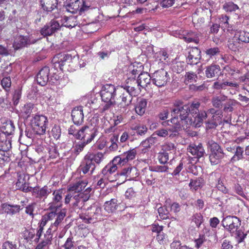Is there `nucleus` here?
Returning <instances> with one entry per match:
<instances>
[{
    "label": "nucleus",
    "instance_id": "51",
    "mask_svg": "<svg viewBox=\"0 0 249 249\" xmlns=\"http://www.w3.org/2000/svg\"><path fill=\"white\" fill-rule=\"evenodd\" d=\"M220 53V49L217 47L211 48L205 51L206 54L209 56L210 58H212L213 56H217L219 55Z\"/></svg>",
    "mask_w": 249,
    "mask_h": 249
},
{
    "label": "nucleus",
    "instance_id": "40",
    "mask_svg": "<svg viewBox=\"0 0 249 249\" xmlns=\"http://www.w3.org/2000/svg\"><path fill=\"white\" fill-rule=\"evenodd\" d=\"M137 173V169L131 166L125 167L120 171L119 174L121 176H124L129 177V179L134 178L133 173Z\"/></svg>",
    "mask_w": 249,
    "mask_h": 249
},
{
    "label": "nucleus",
    "instance_id": "18",
    "mask_svg": "<svg viewBox=\"0 0 249 249\" xmlns=\"http://www.w3.org/2000/svg\"><path fill=\"white\" fill-rule=\"evenodd\" d=\"M187 152L190 153L195 158L200 159L205 154V150L202 144L199 143L197 145L195 144H190L187 148Z\"/></svg>",
    "mask_w": 249,
    "mask_h": 249
},
{
    "label": "nucleus",
    "instance_id": "8",
    "mask_svg": "<svg viewBox=\"0 0 249 249\" xmlns=\"http://www.w3.org/2000/svg\"><path fill=\"white\" fill-rule=\"evenodd\" d=\"M211 153L209 156L210 161L212 165H216L220 163L224 158L225 153L221 147L214 142L210 143Z\"/></svg>",
    "mask_w": 249,
    "mask_h": 249
},
{
    "label": "nucleus",
    "instance_id": "48",
    "mask_svg": "<svg viewBox=\"0 0 249 249\" xmlns=\"http://www.w3.org/2000/svg\"><path fill=\"white\" fill-rule=\"evenodd\" d=\"M191 220L197 228H199L204 222L203 216L200 213H194L192 216Z\"/></svg>",
    "mask_w": 249,
    "mask_h": 249
},
{
    "label": "nucleus",
    "instance_id": "5",
    "mask_svg": "<svg viewBox=\"0 0 249 249\" xmlns=\"http://www.w3.org/2000/svg\"><path fill=\"white\" fill-rule=\"evenodd\" d=\"M64 6L67 11L72 14L78 13L80 15L92 9L89 2L83 0H66Z\"/></svg>",
    "mask_w": 249,
    "mask_h": 249
},
{
    "label": "nucleus",
    "instance_id": "60",
    "mask_svg": "<svg viewBox=\"0 0 249 249\" xmlns=\"http://www.w3.org/2000/svg\"><path fill=\"white\" fill-rule=\"evenodd\" d=\"M217 189L224 194H229V189L225 186L223 181L219 178L216 184Z\"/></svg>",
    "mask_w": 249,
    "mask_h": 249
},
{
    "label": "nucleus",
    "instance_id": "22",
    "mask_svg": "<svg viewBox=\"0 0 249 249\" xmlns=\"http://www.w3.org/2000/svg\"><path fill=\"white\" fill-rule=\"evenodd\" d=\"M51 192V190L47 186L42 188L36 186L33 189V196L39 199L46 198Z\"/></svg>",
    "mask_w": 249,
    "mask_h": 249
},
{
    "label": "nucleus",
    "instance_id": "26",
    "mask_svg": "<svg viewBox=\"0 0 249 249\" xmlns=\"http://www.w3.org/2000/svg\"><path fill=\"white\" fill-rule=\"evenodd\" d=\"M59 56L57 57L58 60L57 62H55V67L58 65V67L60 70H62V67L69 65L72 61L71 56L68 54H59Z\"/></svg>",
    "mask_w": 249,
    "mask_h": 249
},
{
    "label": "nucleus",
    "instance_id": "14",
    "mask_svg": "<svg viewBox=\"0 0 249 249\" xmlns=\"http://www.w3.org/2000/svg\"><path fill=\"white\" fill-rule=\"evenodd\" d=\"M40 3L41 6V8L43 11L47 12H53L54 17L57 18L58 17V14L57 13V0H40Z\"/></svg>",
    "mask_w": 249,
    "mask_h": 249
},
{
    "label": "nucleus",
    "instance_id": "64",
    "mask_svg": "<svg viewBox=\"0 0 249 249\" xmlns=\"http://www.w3.org/2000/svg\"><path fill=\"white\" fill-rule=\"evenodd\" d=\"M118 140V136H113L111 138V144L109 146V149L111 151H116L118 149V144L117 142Z\"/></svg>",
    "mask_w": 249,
    "mask_h": 249
},
{
    "label": "nucleus",
    "instance_id": "10",
    "mask_svg": "<svg viewBox=\"0 0 249 249\" xmlns=\"http://www.w3.org/2000/svg\"><path fill=\"white\" fill-rule=\"evenodd\" d=\"M119 91L121 92V95L120 96L122 101V106H129L132 99L133 96H136L139 95V89H135L134 87H127V89H124L123 86L119 89Z\"/></svg>",
    "mask_w": 249,
    "mask_h": 249
},
{
    "label": "nucleus",
    "instance_id": "53",
    "mask_svg": "<svg viewBox=\"0 0 249 249\" xmlns=\"http://www.w3.org/2000/svg\"><path fill=\"white\" fill-rule=\"evenodd\" d=\"M11 148V141L6 139L0 142V151H8Z\"/></svg>",
    "mask_w": 249,
    "mask_h": 249
},
{
    "label": "nucleus",
    "instance_id": "52",
    "mask_svg": "<svg viewBox=\"0 0 249 249\" xmlns=\"http://www.w3.org/2000/svg\"><path fill=\"white\" fill-rule=\"evenodd\" d=\"M229 17L226 15H222L219 18V24L225 31L226 27L228 26Z\"/></svg>",
    "mask_w": 249,
    "mask_h": 249
},
{
    "label": "nucleus",
    "instance_id": "35",
    "mask_svg": "<svg viewBox=\"0 0 249 249\" xmlns=\"http://www.w3.org/2000/svg\"><path fill=\"white\" fill-rule=\"evenodd\" d=\"M86 156L92 163L99 164L104 159V154L102 152H98L95 154L89 153Z\"/></svg>",
    "mask_w": 249,
    "mask_h": 249
},
{
    "label": "nucleus",
    "instance_id": "54",
    "mask_svg": "<svg viewBox=\"0 0 249 249\" xmlns=\"http://www.w3.org/2000/svg\"><path fill=\"white\" fill-rule=\"evenodd\" d=\"M53 215H54V214L50 212L48 214L43 216L41 220L39 227L43 228L49 220L53 219Z\"/></svg>",
    "mask_w": 249,
    "mask_h": 249
},
{
    "label": "nucleus",
    "instance_id": "32",
    "mask_svg": "<svg viewBox=\"0 0 249 249\" xmlns=\"http://www.w3.org/2000/svg\"><path fill=\"white\" fill-rule=\"evenodd\" d=\"M234 37L237 38L241 43H249V31L245 30H237L234 35Z\"/></svg>",
    "mask_w": 249,
    "mask_h": 249
},
{
    "label": "nucleus",
    "instance_id": "6",
    "mask_svg": "<svg viewBox=\"0 0 249 249\" xmlns=\"http://www.w3.org/2000/svg\"><path fill=\"white\" fill-rule=\"evenodd\" d=\"M117 90L119 89H116L112 84H106L103 87L101 90V96L102 101L107 103L103 107L104 110L108 109L115 104V97Z\"/></svg>",
    "mask_w": 249,
    "mask_h": 249
},
{
    "label": "nucleus",
    "instance_id": "43",
    "mask_svg": "<svg viewBox=\"0 0 249 249\" xmlns=\"http://www.w3.org/2000/svg\"><path fill=\"white\" fill-rule=\"evenodd\" d=\"M34 106L32 103H28L25 105L21 109V112L24 117H29L33 111Z\"/></svg>",
    "mask_w": 249,
    "mask_h": 249
},
{
    "label": "nucleus",
    "instance_id": "2",
    "mask_svg": "<svg viewBox=\"0 0 249 249\" xmlns=\"http://www.w3.org/2000/svg\"><path fill=\"white\" fill-rule=\"evenodd\" d=\"M137 155L135 148L131 149L123 154L115 157L102 170V174L108 177L117 170L118 166H122L129 161L134 160Z\"/></svg>",
    "mask_w": 249,
    "mask_h": 249
},
{
    "label": "nucleus",
    "instance_id": "42",
    "mask_svg": "<svg viewBox=\"0 0 249 249\" xmlns=\"http://www.w3.org/2000/svg\"><path fill=\"white\" fill-rule=\"evenodd\" d=\"M124 89H127V87H129V88L131 87H134L135 89H139V94H140L141 91V88L140 86H139V82L138 80H136L135 79H128L126 82V84L123 86Z\"/></svg>",
    "mask_w": 249,
    "mask_h": 249
},
{
    "label": "nucleus",
    "instance_id": "61",
    "mask_svg": "<svg viewBox=\"0 0 249 249\" xmlns=\"http://www.w3.org/2000/svg\"><path fill=\"white\" fill-rule=\"evenodd\" d=\"M73 238L72 236L68 237L63 247L65 249H73L75 246V242L73 241Z\"/></svg>",
    "mask_w": 249,
    "mask_h": 249
},
{
    "label": "nucleus",
    "instance_id": "36",
    "mask_svg": "<svg viewBox=\"0 0 249 249\" xmlns=\"http://www.w3.org/2000/svg\"><path fill=\"white\" fill-rule=\"evenodd\" d=\"M15 127L11 121L7 122L1 128V131L5 135H10L13 134Z\"/></svg>",
    "mask_w": 249,
    "mask_h": 249
},
{
    "label": "nucleus",
    "instance_id": "20",
    "mask_svg": "<svg viewBox=\"0 0 249 249\" xmlns=\"http://www.w3.org/2000/svg\"><path fill=\"white\" fill-rule=\"evenodd\" d=\"M72 120L76 125L81 124L84 121V113L82 106L74 107L71 111Z\"/></svg>",
    "mask_w": 249,
    "mask_h": 249
},
{
    "label": "nucleus",
    "instance_id": "24",
    "mask_svg": "<svg viewBox=\"0 0 249 249\" xmlns=\"http://www.w3.org/2000/svg\"><path fill=\"white\" fill-rule=\"evenodd\" d=\"M167 72L162 68L157 71V87H160L166 84L168 79Z\"/></svg>",
    "mask_w": 249,
    "mask_h": 249
},
{
    "label": "nucleus",
    "instance_id": "58",
    "mask_svg": "<svg viewBox=\"0 0 249 249\" xmlns=\"http://www.w3.org/2000/svg\"><path fill=\"white\" fill-rule=\"evenodd\" d=\"M185 68V64L184 62H177L173 66V70L178 73L183 71Z\"/></svg>",
    "mask_w": 249,
    "mask_h": 249
},
{
    "label": "nucleus",
    "instance_id": "3",
    "mask_svg": "<svg viewBox=\"0 0 249 249\" xmlns=\"http://www.w3.org/2000/svg\"><path fill=\"white\" fill-rule=\"evenodd\" d=\"M91 190V188L89 187L85 190L83 193L74 194L72 192H70L65 196L64 202L66 204H68L71 200H72V205L73 208L82 209L89 200Z\"/></svg>",
    "mask_w": 249,
    "mask_h": 249
},
{
    "label": "nucleus",
    "instance_id": "34",
    "mask_svg": "<svg viewBox=\"0 0 249 249\" xmlns=\"http://www.w3.org/2000/svg\"><path fill=\"white\" fill-rule=\"evenodd\" d=\"M227 99V96L224 95L214 96L212 97L211 103L213 107L217 108H221L223 105V102Z\"/></svg>",
    "mask_w": 249,
    "mask_h": 249
},
{
    "label": "nucleus",
    "instance_id": "21",
    "mask_svg": "<svg viewBox=\"0 0 249 249\" xmlns=\"http://www.w3.org/2000/svg\"><path fill=\"white\" fill-rule=\"evenodd\" d=\"M51 210L52 211L50 213H52L54 214L53 219L54 218L55 219V221L53 223H52V225L58 229L66 215V211L65 209L59 211L58 209H53V210Z\"/></svg>",
    "mask_w": 249,
    "mask_h": 249
},
{
    "label": "nucleus",
    "instance_id": "38",
    "mask_svg": "<svg viewBox=\"0 0 249 249\" xmlns=\"http://www.w3.org/2000/svg\"><path fill=\"white\" fill-rule=\"evenodd\" d=\"M243 153V148L240 146H237L234 155L231 159V162L234 163L240 160H243L244 158Z\"/></svg>",
    "mask_w": 249,
    "mask_h": 249
},
{
    "label": "nucleus",
    "instance_id": "1",
    "mask_svg": "<svg viewBox=\"0 0 249 249\" xmlns=\"http://www.w3.org/2000/svg\"><path fill=\"white\" fill-rule=\"evenodd\" d=\"M190 107L189 105H185L179 107L178 106L173 109V112L175 114L178 115L180 119V124L183 126L189 128L191 126L195 127H200L203 124L204 120L207 117V113L206 112H201L194 117V119L190 118Z\"/></svg>",
    "mask_w": 249,
    "mask_h": 249
},
{
    "label": "nucleus",
    "instance_id": "7",
    "mask_svg": "<svg viewBox=\"0 0 249 249\" xmlns=\"http://www.w3.org/2000/svg\"><path fill=\"white\" fill-rule=\"evenodd\" d=\"M31 124L36 134L43 135L45 133L48 125L47 117L43 115H35L31 120Z\"/></svg>",
    "mask_w": 249,
    "mask_h": 249
},
{
    "label": "nucleus",
    "instance_id": "56",
    "mask_svg": "<svg viewBox=\"0 0 249 249\" xmlns=\"http://www.w3.org/2000/svg\"><path fill=\"white\" fill-rule=\"evenodd\" d=\"M159 216L162 219H166L169 217V213L166 208L160 207L158 208Z\"/></svg>",
    "mask_w": 249,
    "mask_h": 249
},
{
    "label": "nucleus",
    "instance_id": "12",
    "mask_svg": "<svg viewBox=\"0 0 249 249\" xmlns=\"http://www.w3.org/2000/svg\"><path fill=\"white\" fill-rule=\"evenodd\" d=\"M39 39L34 38L32 36H19L16 38L13 43V47L15 50H18L34 44Z\"/></svg>",
    "mask_w": 249,
    "mask_h": 249
},
{
    "label": "nucleus",
    "instance_id": "16",
    "mask_svg": "<svg viewBox=\"0 0 249 249\" xmlns=\"http://www.w3.org/2000/svg\"><path fill=\"white\" fill-rule=\"evenodd\" d=\"M50 74V69L48 67L45 66L42 68L37 73L36 76V80L38 84L44 86L49 81Z\"/></svg>",
    "mask_w": 249,
    "mask_h": 249
},
{
    "label": "nucleus",
    "instance_id": "59",
    "mask_svg": "<svg viewBox=\"0 0 249 249\" xmlns=\"http://www.w3.org/2000/svg\"><path fill=\"white\" fill-rule=\"evenodd\" d=\"M170 122L172 124L175 125V127L178 128H183L184 129H187V127L183 126L181 124L180 119L179 117L177 115V116H175L170 120Z\"/></svg>",
    "mask_w": 249,
    "mask_h": 249
},
{
    "label": "nucleus",
    "instance_id": "15",
    "mask_svg": "<svg viewBox=\"0 0 249 249\" xmlns=\"http://www.w3.org/2000/svg\"><path fill=\"white\" fill-rule=\"evenodd\" d=\"M201 51L196 47L192 48L189 52V54L186 58L187 64L194 65L199 62L201 58Z\"/></svg>",
    "mask_w": 249,
    "mask_h": 249
},
{
    "label": "nucleus",
    "instance_id": "25",
    "mask_svg": "<svg viewBox=\"0 0 249 249\" xmlns=\"http://www.w3.org/2000/svg\"><path fill=\"white\" fill-rule=\"evenodd\" d=\"M95 168L94 163H92L85 156L84 160L79 166V169L82 171L83 174H86L91 169L90 172L92 174Z\"/></svg>",
    "mask_w": 249,
    "mask_h": 249
},
{
    "label": "nucleus",
    "instance_id": "9",
    "mask_svg": "<svg viewBox=\"0 0 249 249\" xmlns=\"http://www.w3.org/2000/svg\"><path fill=\"white\" fill-rule=\"evenodd\" d=\"M96 131L97 129L92 125H85L79 130V134L77 135V139L81 140V142L88 144L94 138Z\"/></svg>",
    "mask_w": 249,
    "mask_h": 249
},
{
    "label": "nucleus",
    "instance_id": "49",
    "mask_svg": "<svg viewBox=\"0 0 249 249\" xmlns=\"http://www.w3.org/2000/svg\"><path fill=\"white\" fill-rule=\"evenodd\" d=\"M64 20H65L63 23L64 26L68 28H72L77 24L75 18L73 17H65Z\"/></svg>",
    "mask_w": 249,
    "mask_h": 249
},
{
    "label": "nucleus",
    "instance_id": "45",
    "mask_svg": "<svg viewBox=\"0 0 249 249\" xmlns=\"http://www.w3.org/2000/svg\"><path fill=\"white\" fill-rule=\"evenodd\" d=\"M200 103L198 102H193L190 105V113L193 116L194 118L196 116H198L197 115L201 112H205L203 110L199 111V107H200Z\"/></svg>",
    "mask_w": 249,
    "mask_h": 249
},
{
    "label": "nucleus",
    "instance_id": "19",
    "mask_svg": "<svg viewBox=\"0 0 249 249\" xmlns=\"http://www.w3.org/2000/svg\"><path fill=\"white\" fill-rule=\"evenodd\" d=\"M88 184L86 180H79L75 183L69 186L68 191L72 192L74 194L83 193L84 189Z\"/></svg>",
    "mask_w": 249,
    "mask_h": 249
},
{
    "label": "nucleus",
    "instance_id": "55",
    "mask_svg": "<svg viewBox=\"0 0 249 249\" xmlns=\"http://www.w3.org/2000/svg\"><path fill=\"white\" fill-rule=\"evenodd\" d=\"M239 8L237 5L232 2H226L223 5V9L227 12H233Z\"/></svg>",
    "mask_w": 249,
    "mask_h": 249
},
{
    "label": "nucleus",
    "instance_id": "33",
    "mask_svg": "<svg viewBox=\"0 0 249 249\" xmlns=\"http://www.w3.org/2000/svg\"><path fill=\"white\" fill-rule=\"evenodd\" d=\"M222 113H217L214 115H212L211 120H208L207 122V127L209 128H213L216 127L218 123L221 122Z\"/></svg>",
    "mask_w": 249,
    "mask_h": 249
},
{
    "label": "nucleus",
    "instance_id": "50",
    "mask_svg": "<svg viewBox=\"0 0 249 249\" xmlns=\"http://www.w3.org/2000/svg\"><path fill=\"white\" fill-rule=\"evenodd\" d=\"M35 234V231L33 230H28L25 229L22 232L23 238L27 242L31 241L34 238Z\"/></svg>",
    "mask_w": 249,
    "mask_h": 249
},
{
    "label": "nucleus",
    "instance_id": "4",
    "mask_svg": "<svg viewBox=\"0 0 249 249\" xmlns=\"http://www.w3.org/2000/svg\"><path fill=\"white\" fill-rule=\"evenodd\" d=\"M80 209L82 212L79 214V217L86 223H93L102 218V209L97 205L93 204L87 209L84 206Z\"/></svg>",
    "mask_w": 249,
    "mask_h": 249
},
{
    "label": "nucleus",
    "instance_id": "44",
    "mask_svg": "<svg viewBox=\"0 0 249 249\" xmlns=\"http://www.w3.org/2000/svg\"><path fill=\"white\" fill-rule=\"evenodd\" d=\"M241 42L234 37L228 41V46L229 49L232 51L236 52L238 50Z\"/></svg>",
    "mask_w": 249,
    "mask_h": 249
},
{
    "label": "nucleus",
    "instance_id": "37",
    "mask_svg": "<svg viewBox=\"0 0 249 249\" xmlns=\"http://www.w3.org/2000/svg\"><path fill=\"white\" fill-rule=\"evenodd\" d=\"M203 234H201L203 236L207 241L212 242L214 240L215 238V233L214 231L211 229L209 227H205L202 230Z\"/></svg>",
    "mask_w": 249,
    "mask_h": 249
},
{
    "label": "nucleus",
    "instance_id": "39",
    "mask_svg": "<svg viewBox=\"0 0 249 249\" xmlns=\"http://www.w3.org/2000/svg\"><path fill=\"white\" fill-rule=\"evenodd\" d=\"M154 134L150 138L147 139L141 143V145L146 149H150L151 150H154L156 146V137H154Z\"/></svg>",
    "mask_w": 249,
    "mask_h": 249
},
{
    "label": "nucleus",
    "instance_id": "46",
    "mask_svg": "<svg viewBox=\"0 0 249 249\" xmlns=\"http://www.w3.org/2000/svg\"><path fill=\"white\" fill-rule=\"evenodd\" d=\"M87 144L79 141L76 142L72 147V153L75 156L78 155L83 150Z\"/></svg>",
    "mask_w": 249,
    "mask_h": 249
},
{
    "label": "nucleus",
    "instance_id": "23",
    "mask_svg": "<svg viewBox=\"0 0 249 249\" xmlns=\"http://www.w3.org/2000/svg\"><path fill=\"white\" fill-rule=\"evenodd\" d=\"M138 81L141 88L149 89L148 87L150 86L151 77L150 75L146 72L141 73L138 77Z\"/></svg>",
    "mask_w": 249,
    "mask_h": 249
},
{
    "label": "nucleus",
    "instance_id": "62",
    "mask_svg": "<svg viewBox=\"0 0 249 249\" xmlns=\"http://www.w3.org/2000/svg\"><path fill=\"white\" fill-rule=\"evenodd\" d=\"M10 160L8 151H0V164H4L5 162H9Z\"/></svg>",
    "mask_w": 249,
    "mask_h": 249
},
{
    "label": "nucleus",
    "instance_id": "11",
    "mask_svg": "<svg viewBox=\"0 0 249 249\" xmlns=\"http://www.w3.org/2000/svg\"><path fill=\"white\" fill-rule=\"evenodd\" d=\"M222 225L228 231L233 233L241 226V220L237 216L228 215L223 219Z\"/></svg>",
    "mask_w": 249,
    "mask_h": 249
},
{
    "label": "nucleus",
    "instance_id": "31",
    "mask_svg": "<svg viewBox=\"0 0 249 249\" xmlns=\"http://www.w3.org/2000/svg\"><path fill=\"white\" fill-rule=\"evenodd\" d=\"M147 106V101L144 99H140L137 101L135 109L137 114L142 116L145 111Z\"/></svg>",
    "mask_w": 249,
    "mask_h": 249
},
{
    "label": "nucleus",
    "instance_id": "41",
    "mask_svg": "<svg viewBox=\"0 0 249 249\" xmlns=\"http://www.w3.org/2000/svg\"><path fill=\"white\" fill-rule=\"evenodd\" d=\"M197 79V76L195 73L192 71L187 72L184 75V83L185 85H188L196 82Z\"/></svg>",
    "mask_w": 249,
    "mask_h": 249
},
{
    "label": "nucleus",
    "instance_id": "30",
    "mask_svg": "<svg viewBox=\"0 0 249 249\" xmlns=\"http://www.w3.org/2000/svg\"><path fill=\"white\" fill-rule=\"evenodd\" d=\"M204 12L202 10L199 11L196 10L192 15V21L197 26H200L205 22L204 17Z\"/></svg>",
    "mask_w": 249,
    "mask_h": 249
},
{
    "label": "nucleus",
    "instance_id": "63",
    "mask_svg": "<svg viewBox=\"0 0 249 249\" xmlns=\"http://www.w3.org/2000/svg\"><path fill=\"white\" fill-rule=\"evenodd\" d=\"M1 85L5 90H8L11 86L10 78L9 77L3 78L1 81Z\"/></svg>",
    "mask_w": 249,
    "mask_h": 249
},
{
    "label": "nucleus",
    "instance_id": "17",
    "mask_svg": "<svg viewBox=\"0 0 249 249\" xmlns=\"http://www.w3.org/2000/svg\"><path fill=\"white\" fill-rule=\"evenodd\" d=\"M63 192V190L59 189L55 190L53 192V202L49 204V208L50 210L58 209L61 206L63 195L64 194Z\"/></svg>",
    "mask_w": 249,
    "mask_h": 249
},
{
    "label": "nucleus",
    "instance_id": "29",
    "mask_svg": "<svg viewBox=\"0 0 249 249\" xmlns=\"http://www.w3.org/2000/svg\"><path fill=\"white\" fill-rule=\"evenodd\" d=\"M2 208L5 213L9 214H15L22 209L19 205H10L7 203H4L2 205Z\"/></svg>",
    "mask_w": 249,
    "mask_h": 249
},
{
    "label": "nucleus",
    "instance_id": "28",
    "mask_svg": "<svg viewBox=\"0 0 249 249\" xmlns=\"http://www.w3.org/2000/svg\"><path fill=\"white\" fill-rule=\"evenodd\" d=\"M221 71L220 67L218 65H211L207 67L205 71L206 76L207 78H213L218 75Z\"/></svg>",
    "mask_w": 249,
    "mask_h": 249
},
{
    "label": "nucleus",
    "instance_id": "13",
    "mask_svg": "<svg viewBox=\"0 0 249 249\" xmlns=\"http://www.w3.org/2000/svg\"><path fill=\"white\" fill-rule=\"evenodd\" d=\"M60 28L59 23L52 19L40 30V33L43 37L52 36Z\"/></svg>",
    "mask_w": 249,
    "mask_h": 249
},
{
    "label": "nucleus",
    "instance_id": "27",
    "mask_svg": "<svg viewBox=\"0 0 249 249\" xmlns=\"http://www.w3.org/2000/svg\"><path fill=\"white\" fill-rule=\"evenodd\" d=\"M120 203L116 198H112L109 201H106L104 205L105 210L108 213H113L118 209Z\"/></svg>",
    "mask_w": 249,
    "mask_h": 249
},
{
    "label": "nucleus",
    "instance_id": "47",
    "mask_svg": "<svg viewBox=\"0 0 249 249\" xmlns=\"http://www.w3.org/2000/svg\"><path fill=\"white\" fill-rule=\"evenodd\" d=\"M168 58V54L167 53L166 51L164 50H161L157 53V61L159 60V61L161 63V66L163 67L165 65V63H163V61H166L167 58Z\"/></svg>",
    "mask_w": 249,
    "mask_h": 249
},
{
    "label": "nucleus",
    "instance_id": "57",
    "mask_svg": "<svg viewBox=\"0 0 249 249\" xmlns=\"http://www.w3.org/2000/svg\"><path fill=\"white\" fill-rule=\"evenodd\" d=\"M235 232V237L237 242L238 243L243 242L246 237L247 233H245L241 230H237Z\"/></svg>",
    "mask_w": 249,
    "mask_h": 249
}]
</instances>
